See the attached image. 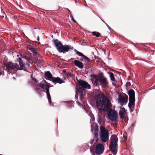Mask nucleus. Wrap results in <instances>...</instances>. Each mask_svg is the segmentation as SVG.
Here are the masks:
<instances>
[{
    "mask_svg": "<svg viewBox=\"0 0 155 155\" xmlns=\"http://www.w3.org/2000/svg\"><path fill=\"white\" fill-rule=\"evenodd\" d=\"M24 58H25V59L26 60H27L28 61V60L30 58V57L29 56H28L25 55Z\"/></svg>",
    "mask_w": 155,
    "mask_h": 155,
    "instance_id": "nucleus-30",
    "label": "nucleus"
},
{
    "mask_svg": "<svg viewBox=\"0 0 155 155\" xmlns=\"http://www.w3.org/2000/svg\"><path fill=\"white\" fill-rule=\"evenodd\" d=\"M64 77L65 78H74V75L72 74H71L70 72H67L64 74Z\"/></svg>",
    "mask_w": 155,
    "mask_h": 155,
    "instance_id": "nucleus-18",
    "label": "nucleus"
},
{
    "mask_svg": "<svg viewBox=\"0 0 155 155\" xmlns=\"http://www.w3.org/2000/svg\"><path fill=\"white\" fill-rule=\"evenodd\" d=\"M121 110L119 111V114L121 118H123L124 117V114L125 113V109L123 107L120 108Z\"/></svg>",
    "mask_w": 155,
    "mask_h": 155,
    "instance_id": "nucleus-17",
    "label": "nucleus"
},
{
    "mask_svg": "<svg viewBox=\"0 0 155 155\" xmlns=\"http://www.w3.org/2000/svg\"><path fill=\"white\" fill-rule=\"evenodd\" d=\"M129 102L128 106L130 109V112H132L134 110L135 99H129Z\"/></svg>",
    "mask_w": 155,
    "mask_h": 155,
    "instance_id": "nucleus-12",
    "label": "nucleus"
},
{
    "mask_svg": "<svg viewBox=\"0 0 155 155\" xmlns=\"http://www.w3.org/2000/svg\"><path fill=\"white\" fill-rule=\"evenodd\" d=\"M74 51L76 53V54H78L79 56L82 57L84 59V62H85L86 64L90 62V59L83 54L82 53L78 51L75 49H74Z\"/></svg>",
    "mask_w": 155,
    "mask_h": 155,
    "instance_id": "nucleus-10",
    "label": "nucleus"
},
{
    "mask_svg": "<svg viewBox=\"0 0 155 155\" xmlns=\"http://www.w3.org/2000/svg\"><path fill=\"white\" fill-rule=\"evenodd\" d=\"M91 127L92 128V125H91Z\"/></svg>",
    "mask_w": 155,
    "mask_h": 155,
    "instance_id": "nucleus-45",
    "label": "nucleus"
},
{
    "mask_svg": "<svg viewBox=\"0 0 155 155\" xmlns=\"http://www.w3.org/2000/svg\"><path fill=\"white\" fill-rule=\"evenodd\" d=\"M63 72L64 73H64H67V72H66V70H63Z\"/></svg>",
    "mask_w": 155,
    "mask_h": 155,
    "instance_id": "nucleus-40",
    "label": "nucleus"
},
{
    "mask_svg": "<svg viewBox=\"0 0 155 155\" xmlns=\"http://www.w3.org/2000/svg\"><path fill=\"white\" fill-rule=\"evenodd\" d=\"M43 81L44 82L45 84V86H46V85H49V86H50V84L49 83H48L46 80H44Z\"/></svg>",
    "mask_w": 155,
    "mask_h": 155,
    "instance_id": "nucleus-32",
    "label": "nucleus"
},
{
    "mask_svg": "<svg viewBox=\"0 0 155 155\" xmlns=\"http://www.w3.org/2000/svg\"><path fill=\"white\" fill-rule=\"evenodd\" d=\"M94 131H95V130L98 131V127L96 124L95 125V127H94Z\"/></svg>",
    "mask_w": 155,
    "mask_h": 155,
    "instance_id": "nucleus-29",
    "label": "nucleus"
},
{
    "mask_svg": "<svg viewBox=\"0 0 155 155\" xmlns=\"http://www.w3.org/2000/svg\"><path fill=\"white\" fill-rule=\"evenodd\" d=\"M127 93L129 96V99H135V92L133 89H130Z\"/></svg>",
    "mask_w": 155,
    "mask_h": 155,
    "instance_id": "nucleus-16",
    "label": "nucleus"
},
{
    "mask_svg": "<svg viewBox=\"0 0 155 155\" xmlns=\"http://www.w3.org/2000/svg\"><path fill=\"white\" fill-rule=\"evenodd\" d=\"M51 81L53 83L55 84L58 83L61 84L64 82V81L62 80V79L58 77H57V78L54 77L52 79Z\"/></svg>",
    "mask_w": 155,
    "mask_h": 155,
    "instance_id": "nucleus-14",
    "label": "nucleus"
},
{
    "mask_svg": "<svg viewBox=\"0 0 155 155\" xmlns=\"http://www.w3.org/2000/svg\"><path fill=\"white\" fill-rule=\"evenodd\" d=\"M74 102L73 101H67L68 106L70 107H71L73 106Z\"/></svg>",
    "mask_w": 155,
    "mask_h": 155,
    "instance_id": "nucleus-24",
    "label": "nucleus"
},
{
    "mask_svg": "<svg viewBox=\"0 0 155 155\" xmlns=\"http://www.w3.org/2000/svg\"><path fill=\"white\" fill-rule=\"evenodd\" d=\"M44 77L46 79L51 81L54 77L52 76L51 72L49 71H48L45 72Z\"/></svg>",
    "mask_w": 155,
    "mask_h": 155,
    "instance_id": "nucleus-13",
    "label": "nucleus"
},
{
    "mask_svg": "<svg viewBox=\"0 0 155 155\" xmlns=\"http://www.w3.org/2000/svg\"><path fill=\"white\" fill-rule=\"evenodd\" d=\"M108 116L109 118L111 121L114 122L115 124L117 122L118 120H117V113L116 111L114 110L112 111V109H111L108 113Z\"/></svg>",
    "mask_w": 155,
    "mask_h": 155,
    "instance_id": "nucleus-8",
    "label": "nucleus"
},
{
    "mask_svg": "<svg viewBox=\"0 0 155 155\" xmlns=\"http://www.w3.org/2000/svg\"><path fill=\"white\" fill-rule=\"evenodd\" d=\"M55 47L59 53H65L66 52L71 51L73 50L74 48L71 46L68 45H63L61 41L58 39H54L53 41Z\"/></svg>",
    "mask_w": 155,
    "mask_h": 155,
    "instance_id": "nucleus-3",
    "label": "nucleus"
},
{
    "mask_svg": "<svg viewBox=\"0 0 155 155\" xmlns=\"http://www.w3.org/2000/svg\"><path fill=\"white\" fill-rule=\"evenodd\" d=\"M78 84L77 85V90L79 92H81L85 89H90V85L86 81L81 79L77 80Z\"/></svg>",
    "mask_w": 155,
    "mask_h": 155,
    "instance_id": "nucleus-6",
    "label": "nucleus"
},
{
    "mask_svg": "<svg viewBox=\"0 0 155 155\" xmlns=\"http://www.w3.org/2000/svg\"><path fill=\"white\" fill-rule=\"evenodd\" d=\"M31 48H33L32 46H29V47H28V49L31 51Z\"/></svg>",
    "mask_w": 155,
    "mask_h": 155,
    "instance_id": "nucleus-37",
    "label": "nucleus"
},
{
    "mask_svg": "<svg viewBox=\"0 0 155 155\" xmlns=\"http://www.w3.org/2000/svg\"><path fill=\"white\" fill-rule=\"evenodd\" d=\"M131 85L130 83L129 82H127L126 84V87H127L128 86H129Z\"/></svg>",
    "mask_w": 155,
    "mask_h": 155,
    "instance_id": "nucleus-33",
    "label": "nucleus"
},
{
    "mask_svg": "<svg viewBox=\"0 0 155 155\" xmlns=\"http://www.w3.org/2000/svg\"><path fill=\"white\" fill-rule=\"evenodd\" d=\"M17 56L18 57V56H19L18 55H18H17Z\"/></svg>",
    "mask_w": 155,
    "mask_h": 155,
    "instance_id": "nucleus-44",
    "label": "nucleus"
},
{
    "mask_svg": "<svg viewBox=\"0 0 155 155\" xmlns=\"http://www.w3.org/2000/svg\"><path fill=\"white\" fill-rule=\"evenodd\" d=\"M47 98L50 104L51 105L52 104V103L51 100V97L50 94H47Z\"/></svg>",
    "mask_w": 155,
    "mask_h": 155,
    "instance_id": "nucleus-21",
    "label": "nucleus"
},
{
    "mask_svg": "<svg viewBox=\"0 0 155 155\" xmlns=\"http://www.w3.org/2000/svg\"><path fill=\"white\" fill-rule=\"evenodd\" d=\"M92 33L93 35L96 36L97 37H99L101 36L100 34L97 31L93 32Z\"/></svg>",
    "mask_w": 155,
    "mask_h": 155,
    "instance_id": "nucleus-22",
    "label": "nucleus"
},
{
    "mask_svg": "<svg viewBox=\"0 0 155 155\" xmlns=\"http://www.w3.org/2000/svg\"><path fill=\"white\" fill-rule=\"evenodd\" d=\"M74 58H71V59H70V61H72V60H74Z\"/></svg>",
    "mask_w": 155,
    "mask_h": 155,
    "instance_id": "nucleus-42",
    "label": "nucleus"
},
{
    "mask_svg": "<svg viewBox=\"0 0 155 155\" xmlns=\"http://www.w3.org/2000/svg\"><path fill=\"white\" fill-rule=\"evenodd\" d=\"M104 146L102 144H98L96 146L95 149V153L98 155L101 154L104 150Z\"/></svg>",
    "mask_w": 155,
    "mask_h": 155,
    "instance_id": "nucleus-9",
    "label": "nucleus"
},
{
    "mask_svg": "<svg viewBox=\"0 0 155 155\" xmlns=\"http://www.w3.org/2000/svg\"><path fill=\"white\" fill-rule=\"evenodd\" d=\"M94 78L95 79L94 83L96 85H97L99 82L100 85L104 88L108 87V81L107 78L104 77L102 72L99 73V75H95Z\"/></svg>",
    "mask_w": 155,
    "mask_h": 155,
    "instance_id": "nucleus-4",
    "label": "nucleus"
},
{
    "mask_svg": "<svg viewBox=\"0 0 155 155\" xmlns=\"http://www.w3.org/2000/svg\"><path fill=\"white\" fill-rule=\"evenodd\" d=\"M79 92L81 93L80 99L82 100L83 99L84 96V95L83 94V91H82L81 92Z\"/></svg>",
    "mask_w": 155,
    "mask_h": 155,
    "instance_id": "nucleus-28",
    "label": "nucleus"
},
{
    "mask_svg": "<svg viewBox=\"0 0 155 155\" xmlns=\"http://www.w3.org/2000/svg\"><path fill=\"white\" fill-rule=\"evenodd\" d=\"M45 85L44 83H42L41 82L39 84V86L41 88H42L43 89H44L45 88Z\"/></svg>",
    "mask_w": 155,
    "mask_h": 155,
    "instance_id": "nucleus-27",
    "label": "nucleus"
},
{
    "mask_svg": "<svg viewBox=\"0 0 155 155\" xmlns=\"http://www.w3.org/2000/svg\"><path fill=\"white\" fill-rule=\"evenodd\" d=\"M80 60L81 61H83V59H81Z\"/></svg>",
    "mask_w": 155,
    "mask_h": 155,
    "instance_id": "nucleus-43",
    "label": "nucleus"
},
{
    "mask_svg": "<svg viewBox=\"0 0 155 155\" xmlns=\"http://www.w3.org/2000/svg\"><path fill=\"white\" fill-rule=\"evenodd\" d=\"M28 61L29 63H31V64L33 62L32 60L31 59H30V58L28 60Z\"/></svg>",
    "mask_w": 155,
    "mask_h": 155,
    "instance_id": "nucleus-31",
    "label": "nucleus"
},
{
    "mask_svg": "<svg viewBox=\"0 0 155 155\" xmlns=\"http://www.w3.org/2000/svg\"><path fill=\"white\" fill-rule=\"evenodd\" d=\"M124 141H126L127 140V137L125 136H124Z\"/></svg>",
    "mask_w": 155,
    "mask_h": 155,
    "instance_id": "nucleus-38",
    "label": "nucleus"
},
{
    "mask_svg": "<svg viewBox=\"0 0 155 155\" xmlns=\"http://www.w3.org/2000/svg\"><path fill=\"white\" fill-rule=\"evenodd\" d=\"M32 79L33 81H35V83L38 82L37 80L35 78H33Z\"/></svg>",
    "mask_w": 155,
    "mask_h": 155,
    "instance_id": "nucleus-34",
    "label": "nucleus"
},
{
    "mask_svg": "<svg viewBox=\"0 0 155 155\" xmlns=\"http://www.w3.org/2000/svg\"><path fill=\"white\" fill-rule=\"evenodd\" d=\"M109 75L110 76V77L111 80L112 81L115 82V81H116V80L114 77V74L112 72H110L109 73Z\"/></svg>",
    "mask_w": 155,
    "mask_h": 155,
    "instance_id": "nucleus-19",
    "label": "nucleus"
},
{
    "mask_svg": "<svg viewBox=\"0 0 155 155\" xmlns=\"http://www.w3.org/2000/svg\"><path fill=\"white\" fill-rule=\"evenodd\" d=\"M36 90L38 91H41L40 88L39 87H38V86L36 88Z\"/></svg>",
    "mask_w": 155,
    "mask_h": 155,
    "instance_id": "nucleus-36",
    "label": "nucleus"
},
{
    "mask_svg": "<svg viewBox=\"0 0 155 155\" xmlns=\"http://www.w3.org/2000/svg\"><path fill=\"white\" fill-rule=\"evenodd\" d=\"M72 20L74 23H76L77 22L73 18H72Z\"/></svg>",
    "mask_w": 155,
    "mask_h": 155,
    "instance_id": "nucleus-41",
    "label": "nucleus"
},
{
    "mask_svg": "<svg viewBox=\"0 0 155 155\" xmlns=\"http://www.w3.org/2000/svg\"><path fill=\"white\" fill-rule=\"evenodd\" d=\"M100 129L101 130V132L100 133V138L102 142H105L109 139V133L103 126H101Z\"/></svg>",
    "mask_w": 155,
    "mask_h": 155,
    "instance_id": "nucleus-7",
    "label": "nucleus"
},
{
    "mask_svg": "<svg viewBox=\"0 0 155 155\" xmlns=\"http://www.w3.org/2000/svg\"><path fill=\"white\" fill-rule=\"evenodd\" d=\"M118 138L117 136L115 134L112 136L111 143L109 145L110 150L113 154L115 155L117 152Z\"/></svg>",
    "mask_w": 155,
    "mask_h": 155,
    "instance_id": "nucleus-5",
    "label": "nucleus"
},
{
    "mask_svg": "<svg viewBox=\"0 0 155 155\" xmlns=\"http://www.w3.org/2000/svg\"><path fill=\"white\" fill-rule=\"evenodd\" d=\"M4 68L3 67L1 68V69H0V76L2 75L3 76L4 75Z\"/></svg>",
    "mask_w": 155,
    "mask_h": 155,
    "instance_id": "nucleus-26",
    "label": "nucleus"
},
{
    "mask_svg": "<svg viewBox=\"0 0 155 155\" xmlns=\"http://www.w3.org/2000/svg\"><path fill=\"white\" fill-rule=\"evenodd\" d=\"M74 63L75 66L80 68L82 69L84 67L83 63L78 60H75L74 61Z\"/></svg>",
    "mask_w": 155,
    "mask_h": 155,
    "instance_id": "nucleus-15",
    "label": "nucleus"
},
{
    "mask_svg": "<svg viewBox=\"0 0 155 155\" xmlns=\"http://www.w3.org/2000/svg\"><path fill=\"white\" fill-rule=\"evenodd\" d=\"M98 130L94 131V134L95 137L96 138H97L98 137Z\"/></svg>",
    "mask_w": 155,
    "mask_h": 155,
    "instance_id": "nucleus-25",
    "label": "nucleus"
},
{
    "mask_svg": "<svg viewBox=\"0 0 155 155\" xmlns=\"http://www.w3.org/2000/svg\"><path fill=\"white\" fill-rule=\"evenodd\" d=\"M31 51L33 52L35 55L37 56V57H39V56H40V55L39 54H38V52L35 50V49L33 48H31Z\"/></svg>",
    "mask_w": 155,
    "mask_h": 155,
    "instance_id": "nucleus-20",
    "label": "nucleus"
},
{
    "mask_svg": "<svg viewBox=\"0 0 155 155\" xmlns=\"http://www.w3.org/2000/svg\"><path fill=\"white\" fill-rule=\"evenodd\" d=\"M17 61L19 62L20 67L17 63L14 64L12 62L7 63L6 66L8 72L14 74L16 72L17 70H23L25 71L27 69V68L25 66L23 61L20 58L17 59Z\"/></svg>",
    "mask_w": 155,
    "mask_h": 155,
    "instance_id": "nucleus-2",
    "label": "nucleus"
},
{
    "mask_svg": "<svg viewBox=\"0 0 155 155\" xmlns=\"http://www.w3.org/2000/svg\"><path fill=\"white\" fill-rule=\"evenodd\" d=\"M25 65L27 66V67H28L29 66V64L28 63H26V64H25Z\"/></svg>",
    "mask_w": 155,
    "mask_h": 155,
    "instance_id": "nucleus-39",
    "label": "nucleus"
},
{
    "mask_svg": "<svg viewBox=\"0 0 155 155\" xmlns=\"http://www.w3.org/2000/svg\"><path fill=\"white\" fill-rule=\"evenodd\" d=\"M50 87V85L49 86V85H48L47 84L46 85V87H45V88L44 89L46 90L45 92L47 94H50L49 88Z\"/></svg>",
    "mask_w": 155,
    "mask_h": 155,
    "instance_id": "nucleus-23",
    "label": "nucleus"
},
{
    "mask_svg": "<svg viewBox=\"0 0 155 155\" xmlns=\"http://www.w3.org/2000/svg\"><path fill=\"white\" fill-rule=\"evenodd\" d=\"M128 99V96L125 94L124 96H120L119 97L118 100L120 101V104L123 105L124 103H127Z\"/></svg>",
    "mask_w": 155,
    "mask_h": 155,
    "instance_id": "nucleus-11",
    "label": "nucleus"
},
{
    "mask_svg": "<svg viewBox=\"0 0 155 155\" xmlns=\"http://www.w3.org/2000/svg\"><path fill=\"white\" fill-rule=\"evenodd\" d=\"M20 56L22 58H23L24 57L25 54H20Z\"/></svg>",
    "mask_w": 155,
    "mask_h": 155,
    "instance_id": "nucleus-35",
    "label": "nucleus"
},
{
    "mask_svg": "<svg viewBox=\"0 0 155 155\" xmlns=\"http://www.w3.org/2000/svg\"><path fill=\"white\" fill-rule=\"evenodd\" d=\"M95 100L97 107L99 110L98 114L99 117L98 123L100 124L104 123L105 119V114L102 111H106L111 108V104L110 101L105 94L101 91L98 92L95 96Z\"/></svg>",
    "mask_w": 155,
    "mask_h": 155,
    "instance_id": "nucleus-1",
    "label": "nucleus"
}]
</instances>
